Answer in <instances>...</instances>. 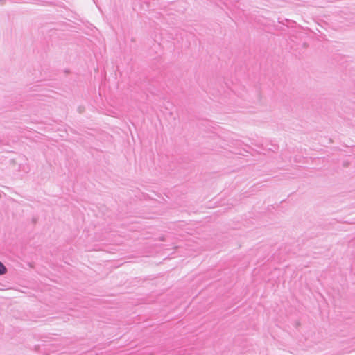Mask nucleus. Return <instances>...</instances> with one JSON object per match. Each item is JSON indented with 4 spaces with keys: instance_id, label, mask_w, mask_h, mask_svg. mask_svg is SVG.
<instances>
[{
    "instance_id": "1",
    "label": "nucleus",
    "mask_w": 355,
    "mask_h": 355,
    "mask_svg": "<svg viewBox=\"0 0 355 355\" xmlns=\"http://www.w3.org/2000/svg\"><path fill=\"white\" fill-rule=\"evenodd\" d=\"M7 271L6 267L0 261V275L6 274Z\"/></svg>"
},
{
    "instance_id": "2",
    "label": "nucleus",
    "mask_w": 355,
    "mask_h": 355,
    "mask_svg": "<svg viewBox=\"0 0 355 355\" xmlns=\"http://www.w3.org/2000/svg\"><path fill=\"white\" fill-rule=\"evenodd\" d=\"M149 355H153V354H150Z\"/></svg>"
}]
</instances>
